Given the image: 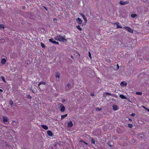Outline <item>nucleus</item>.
<instances>
[{"mask_svg": "<svg viewBox=\"0 0 149 149\" xmlns=\"http://www.w3.org/2000/svg\"><path fill=\"white\" fill-rule=\"evenodd\" d=\"M68 127H72L73 125V124L72 121H70L68 123Z\"/></svg>", "mask_w": 149, "mask_h": 149, "instance_id": "6e6552de", "label": "nucleus"}, {"mask_svg": "<svg viewBox=\"0 0 149 149\" xmlns=\"http://www.w3.org/2000/svg\"><path fill=\"white\" fill-rule=\"evenodd\" d=\"M116 138H117V137H116V136H113V138H114V139H116Z\"/></svg>", "mask_w": 149, "mask_h": 149, "instance_id": "79ce46f5", "label": "nucleus"}, {"mask_svg": "<svg viewBox=\"0 0 149 149\" xmlns=\"http://www.w3.org/2000/svg\"><path fill=\"white\" fill-rule=\"evenodd\" d=\"M44 8L46 9L47 10V9L45 7H44Z\"/></svg>", "mask_w": 149, "mask_h": 149, "instance_id": "49530a36", "label": "nucleus"}, {"mask_svg": "<svg viewBox=\"0 0 149 149\" xmlns=\"http://www.w3.org/2000/svg\"><path fill=\"white\" fill-rule=\"evenodd\" d=\"M131 115L132 116H135V114L134 113H132L131 114Z\"/></svg>", "mask_w": 149, "mask_h": 149, "instance_id": "4c0bfd02", "label": "nucleus"}, {"mask_svg": "<svg viewBox=\"0 0 149 149\" xmlns=\"http://www.w3.org/2000/svg\"><path fill=\"white\" fill-rule=\"evenodd\" d=\"M76 27L77 29H79V31H81L82 30V29L80 28V26L79 25H78Z\"/></svg>", "mask_w": 149, "mask_h": 149, "instance_id": "412c9836", "label": "nucleus"}, {"mask_svg": "<svg viewBox=\"0 0 149 149\" xmlns=\"http://www.w3.org/2000/svg\"><path fill=\"white\" fill-rule=\"evenodd\" d=\"M101 110V108H98L96 109V110L97 111H100Z\"/></svg>", "mask_w": 149, "mask_h": 149, "instance_id": "c9c22d12", "label": "nucleus"}, {"mask_svg": "<svg viewBox=\"0 0 149 149\" xmlns=\"http://www.w3.org/2000/svg\"><path fill=\"white\" fill-rule=\"evenodd\" d=\"M6 62V60L5 58H2L1 60V63L3 65Z\"/></svg>", "mask_w": 149, "mask_h": 149, "instance_id": "4468645a", "label": "nucleus"}, {"mask_svg": "<svg viewBox=\"0 0 149 149\" xmlns=\"http://www.w3.org/2000/svg\"><path fill=\"white\" fill-rule=\"evenodd\" d=\"M124 28L126 29V30L130 33H133V30L131 29L130 27L125 26Z\"/></svg>", "mask_w": 149, "mask_h": 149, "instance_id": "20e7f679", "label": "nucleus"}, {"mask_svg": "<svg viewBox=\"0 0 149 149\" xmlns=\"http://www.w3.org/2000/svg\"><path fill=\"white\" fill-rule=\"evenodd\" d=\"M59 41H62L63 42L65 41H67L66 39L64 38L63 37L60 36H59Z\"/></svg>", "mask_w": 149, "mask_h": 149, "instance_id": "f03ea898", "label": "nucleus"}, {"mask_svg": "<svg viewBox=\"0 0 149 149\" xmlns=\"http://www.w3.org/2000/svg\"><path fill=\"white\" fill-rule=\"evenodd\" d=\"M86 24V23H85H85H83V24H82V26H84Z\"/></svg>", "mask_w": 149, "mask_h": 149, "instance_id": "c03bdc74", "label": "nucleus"}, {"mask_svg": "<svg viewBox=\"0 0 149 149\" xmlns=\"http://www.w3.org/2000/svg\"><path fill=\"white\" fill-rule=\"evenodd\" d=\"M80 15H81V16H82L83 17V19L84 20L85 22V23H86L87 22V20L86 19V18L85 16V15L84 14L81 13H80Z\"/></svg>", "mask_w": 149, "mask_h": 149, "instance_id": "0eeeda50", "label": "nucleus"}, {"mask_svg": "<svg viewBox=\"0 0 149 149\" xmlns=\"http://www.w3.org/2000/svg\"><path fill=\"white\" fill-rule=\"evenodd\" d=\"M3 121L4 123L7 122L8 121V118L7 117L3 116Z\"/></svg>", "mask_w": 149, "mask_h": 149, "instance_id": "9d476101", "label": "nucleus"}, {"mask_svg": "<svg viewBox=\"0 0 149 149\" xmlns=\"http://www.w3.org/2000/svg\"><path fill=\"white\" fill-rule=\"evenodd\" d=\"M80 142H83L84 143V144L85 145H88V143L86 142H85L84 141H83L82 140H81L80 141Z\"/></svg>", "mask_w": 149, "mask_h": 149, "instance_id": "c756f323", "label": "nucleus"}, {"mask_svg": "<svg viewBox=\"0 0 149 149\" xmlns=\"http://www.w3.org/2000/svg\"><path fill=\"white\" fill-rule=\"evenodd\" d=\"M91 95L93 96V95Z\"/></svg>", "mask_w": 149, "mask_h": 149, "instance_id": "3c124183", "label": "nucleus"}, {"mask_svg": "<svg viewBox=\"0 0 149 149\" xmlns=\"http://www.w3.org/2000/svg\"><path fill=\"white\" fill-rule=\"evenodd\" d=\"M41 127L44 129L45 130H47L48 129V127L46 125H41Z\"/></svg>", "mask_w": 149, "mask_h": 149, "instance_id": "f8f14e48", "label": "nucleus"}, {"mask_svg": "<svg viewBox=\"0 0 149 149\" xmlns=\"http://www.w3.org/2000/svg\"><path fill=\"white\" fill-rule=\"evenodd\" d=\"M28 97L29 98H30V99H31V96L30 95H29L28 96Z\"/></svg>", "mask_w": 149, "mask_h": 149, "instance_id": "58836bf2", "label": "nucleus"}, {"mask_svg": "<svg viewBox=\"0 0 149 149\" xmlns=\"http://www.w3.org/2000/svg\"><path fill=\"white\" fill-rule=\"evenodd\" d=\"M40 45H41V46H42V48H45V45H44V44L43 43L41 42Z\"/></svg>", "mask_w": 149, "mask_h": 149, "instance_id": "5701e85b", "label": "nucleus"}, {"mask_svg": "<svg viewBox=\"0 0 149 149\" xmlns=\"http://www.w3.org/2000/svg\"><path fill=\"white\" fill-rule=\"evenodd\" d=\"M105 94L106 95H107L112 96L113 97H115V94H111V93H108V92L106 93Z\"/></svg>", "mask_w": 149, "mask_h": 149, "instance_id": "f3484780", "label": "nucleus"}, {"mask_svg": "<svg viewBox=\"0 0 149 149\" xmlns=\"http://www.w3.org/2000/svg\"><path fill=\"white\" fill-rule=\"evenodd\" d=\"M91 142L93 144H95V141L94 139H92L91 140Z\"/></svg>", "mask_w": 149, "mask_h": 149, "instance_id": "cd10ccee", "label": "nucleus"}, {"mask_svg": "<svg viewBox=\"0 0 149 149\" xmlns=\"http://www.w3.org/2000/svg\"><path fill=\"white\" fill-rule=\"evenodd\" d=\"M49 40L50 42H52L55 45L59 44V43L58 42L54 41L53 38H50L49 39Z\"/></svg>", "mask_w": 149, "mask_h": 149, "instance_id": "7ed1b4c3", "label": "nucleus"}, {"mask_svg": "<svg viewBox=\"0 0 149 149\" xmlns=\"http://www.w3.org/2000/svg\"><path fill=\"white\" fill-rule=\"evenodd\" d=\"M129 3V1H125L123 2L122 1H120L119 3L121 5H125V4H128Z\"/></svg>", "mask_w": 149, "mask_h": 149, "instance_id": "423d86ee", "label": "nucleus"}, {"mask_svg": "<svg viewBox=\"0 0 149 149\" xmlns=\"http://www.w3.org/2000/svg\"><path fill=\"white\" fill-rule=\"evenodd\" d=\"M113 110L115 111H116L118 110L117 106L115 105H113Z\"/></svg>", "mask_w": 149, "mask_h": 149, "instance_id": "2eb2a0df", "label": "nucleus"}, {"mask_svg": "<svg viewBox=\"0 0 149 149\" xmlns=\"http://www.w3.org/2000/svg\"><path fill=\"white\" fill-rule=\"evenodd\" d=\"M25 8V7L24 6H23V7H22V9H24Z\"/></svg>", "mask_w": 149, "mask_h": 149, "instance_id": "a18cd8bd", "label": "nucleus"}, {"mask_svg": "<svg viewBox=\"0 0 149 149\" xmlns=\"http://www.w3.org/2000/svg\"><path fill=\"white\" fill-rule=\"evenodd\" d=\"M12 71H13H13H15V70H14V71L12 70Z\"/></svg>", "mask_w": 149, "mask_h": 149, "instance_id": "603ef678", "label": "nucleus"}, {"mask_svg": "<svg viewBox=\"0 0 149 149\" xmlns=\"http://www.w3.org/2000/svg\"><path fill=\"white\" fill-rule=\"evenodd\" d=\"M66 101V100L65 99H63L62 100V102L63 103H64Z\"/></svg>", "mask_w": 149, "mask_h": 149, "instance_id": "473e14b6", "label": "nucleus"}, {"mask_svg": "<svg viewBox=\"0 0 149 149\" xmlns=\"http://www.w3.org/2000/svg\"><path fill=\"white\" fill-rule=\"evenodd\" d=\"M42 84H43L44 85H45L46 84V83L45 82H40L39 83V84H38V86L39 87V88H40V85Z\"/></svg>", "mask_w": 149, "mask_h": 149, "instance_id": "dca6fc26", "label": "nucleus"}, {"mask_svg": "<svg viewBox=\"0 0 149 149\" xmlns=\"http://www.w3.org/2000/svg\"><path fill=\"white\" fill-rule=\"evenodd\" d=\"M9 102H10V104L11 105H12V106L13 105V101L12 100H10L9 101Z\"/></svg>", "mask_w": 149, "mask_h": 149, "instance_id": "7c9ffc66", "label": "nucleus"}, {"mask_svg": "<svg viewBox=\"0 0 149 149\" xmlns=\"http://www.w3.org/2000/svg\"><path fill=\"white\" fill-rule=\"evenodd\" d=\"M47 134L48 136H53V134L52 132L49 130H48L47 131Z\"/></svg>", "mask_w": 149, "mask_h": 149, "instance_id": "9b49d317", "label": "nucleus"}, {"mask_svg": "<svg viewBox=\"0 0 149 149\" xmlns=\"http://www.w3.org/2000/svg\"><path fill=\"white\" fill-rule=\"evenodd\" d=\"M1 78L2 81H4V82L6 83V80H5V79L4 78V77L2 76H1Z\"/></svg>", "mask_w": 149, "mask_h": 149, "instance_id": "393cba45", "label": "nucleus"}, {"mask_svg": "<svg viewBox=\"0 0 149 149\" xmlns=\"http://www.w3.org/2000/svg\"><path fill=\"white\" fill-rule=\"evenodd\" d=\"M120 85L122 87L126 86L127 85V83L125 81H122L121 82Z\"/></svg>", "mask_w": 149, "mask_h": 149, "instance_id": "39448f33", "label": "nucleus"}, {"mask_svg": "<svg viewBox=\"0 0 149 149\" xmlns=\"http://www.w3.org/2000/svg\"><path fill=\"white\" fill-rule=\"evenodd\" d=\"M77 22L79 24H81L82 23V21L81 19L79 18H78L76 19Z\"/></svg>", "mask_w": 149, "mask_h": 149, "instance_id": "1a4fd4ad", "label": "nucleus"}, {"mask_svg": "<svg viewBox=\"0 0 149 149\" xmlns=\"http://www.w3.org/2000/svg\"><path fill=\"white\" fill-rule=\"evenodd\" d=\"M136 95H141L142 94V93L140 92H136Z\"/></svg>", "mask_w": 149, "mask_h": 149, "instance_id": "b1692460", "label": "nucleus"}, {"mask_svg": "<svg viewBox=\"0 0 149 149\" xmlns=\"http://www.w3.org/2000/svg\"><path fill=\"white\" fill-rule=\"evenodd\" d=\"M142 107L143 108L145 109H146V110H147V109H147V108H146L145 106H142Z\"/></svg>", "mask_w": 149, "mask_h": 149, "instance_id": "e433bc0d", "label": "nucleus"}, {"mask_svg": "<svg viewBox=\"0 0 149 149\" xmlns=\"http://www.w3.org/2000/svg\"><path fill=\"white\" fill-rule=\"evenodd\" d=\"M55 20H56V19H54V21Z\"/></svg>", "mask_w": 149, "mask_h": 149, "instance_id": "8fccbe9b", "label": "nucleus"}, {"mask_svg": "<svg viewBox=\"0 0 149 149\" xmlns=\"http://www.w3.org/2000/svg\"><path fill=\"white\" fill-rule=\"evenodd\" d=\"M116 65H118V64H117Z\"/></svg>", "mask_w": 149, "mask_h": 149, "instance_id": "864d4df0", "label": "nucleus"}, {"mask_svg": "<svg viewBox=\"0 0 149 149\" xmlns=\"http://www.w3.org/2000/svg\"><path fill=\"white\" fill-rule=\"evenodd\" d=\"M71 58L73 59H74V57L72 56V55H71Z\"/></svg>", "mask_w": 149, "mask_h": 149, "instance_id": "a19ab883", "label": "nucleus"}, {"mask_svg": "<svg viewBox=\"0 0 149 149\" xmlns=\"http://www.w3.org/2000/svg\"><path fill=\"white\" fill-rule=\"evenodd\" d=\"M67 115H68V114H65L64 115H62L61 116V120H62L64 118H65V117H66V116H67Z\"/></svg>", "mask_w": 149, "mask_h": 149, "instance_id": "a211bd4d", "label": "nucleus"}, {"mask_svg": "<svg viewBox=\"0 0 149 149\" xmlns=\"http://www.w3.org/2000/svg\"><path fill=\"white\" fill-rule=\"evenodd\" d=\"M4 26L3 24H0V29H4Z\"/></svg>", "mask_w": 149, "mask_h": 149, "instance_id": "4be33fe9", "label": "nucleus"}, {"mask_svg": "<svg viewBox=\"0 0 149 149\" xmlns=\"http://www.w3.org/2000/svg\"><path fill=\"white\" fill-rule=\"evenodd\" d=\"M0 92H3V90L1 89H0Z\"/></svg>", "mask_w": 149, "mask_h": 149, "instance_id": "37998d69", "label": "nucleus"}, {"mask_svg": "<svg viewBox=\"0 0 149 149\" xmlns=\"http://www.w3.org/2000/svg\"><path fill=\"white\" fill-rule=\"evenodd\" d=\"M59 36H57L55 37L54 38V39L55 40H57V41H59Z\"/></svg>", "mask_w": 149, "mask_h": 149, "instance_id": "a878e982", "label": "nucleus"}, {"mask_svg": "<svg viewBox=\"0 0 149 149\" xmlns=\"http://www.w3.org/2000/svg\"><path fill=\"white\" fill-rule=\"evenodd\" d=\"M116 24L117 25L116 28H122V27L119 25V23L116 22L114 23V24Z\"/></svg>", "mask_w": 149, "mask_h": 149, "instance_id": "ddd939ff", "label": "nucleus"}, {"mask_svg": "<svg viewBox=\"0 0 149 149\" xmlns=\"http://www.w3.org/2000/svg\"><path fill=\"white\" fill-rule=\"evenodd\" d=\"M147 111L149 112V109H147Z\"/></svg>", "mask_w": 149, "mask_h": 149, "instance_id": "09e8293b", "label": "nucleus"}, {"mask_svg": "<svg viewBox=\"0 0 149 149\" xmlns=\"http://www.w3.org/2000/svg\"><path fill=\"white\" fill-rule=\"evenodd\" d=\"M128 120L129 121H132V120L131 118H129Z\"/></svg>", "mask_w": 149, "mask_h": 149, "instance_id": "ea45409f", "label": "nucleus"}, {"mask_svg": "<svg viewBox=\"0 0 149 149\" xmlns=\"http://www.w3.org/2000/svg\"><path fill=\"white\" fill-rule=\"evenodd\" d=\"M56 78H59L60 77V73L58 72H57L56 74Z\"/></svg>", "mask_w": 149, "mask_h": 149, "instance_id": "6ab92c4d", "label": "nucleus"}, {"mask_svg": "<svg viewBox=\"0 0 149 149\" xmlns=\"http://www.w3.org/2000/svg\"><path fill=\"white\" fill-rule=\"evenodd\" d=\"M120 97L123 99H126V97L124 96L123 95L121 94L120 95Z\"/></svg>", "mask_w": 149, "mask_h": 149, "instance_id": "aec40b11", "label": "nucleus"}, {"mask_svg": "<svg viewBox=\"0 0 149 149\" xmlns=\"http://www.w3.org/2000/svg\"><path fill=\"white\" fill-rule=\"evenodd\" d=\"M137 15L136 14H132L131 15V17H132L134 18Z\"/></svg>", "mask_w": 149, "mask_h": 149, "instance_id": "bb28decb", "label": "nucleus"}, {"mask_svg": "<svg viewBox=\"0 0 149 149\" xmlns=\"http://www.w3.org/2000/svg\"><path fill=\"white\" fill-rule=\"evenodd\" d=\"M70 84H68L66 86V88H69V87H70Z\"/></svg>", "mask_w": 149, "mask_h": 149, "instance_id": "f704fd0d", "label": "nucleus"}, {"mask_svg": "<svg viewBox=\"0 0 149 149\" xmlns=\"http://www.w3.org/2000/svg\"><path fill=\"white\" fill-rule=\"evenodd\" d=\"M119 66H116V69H114L115 70H118L119 69Z\"/></svg>", "mask_w": 149, "mask_h": 149, "instance_id": "72a5a7b5", "label": "nucleus"}, {"mask_svg": "<svg viewBox=\"0 0 149 149\" xmlns=\"http://www.w3.org/2000/svg\"><path fill=\"white\" fill-rule=\"evenodd\" d=\"M128 127L130 128H132L133 127V125L131 124H128Z\"/></svg>", "mask_w": 149, "mask_h": 149, "instance_id": "c85d7f7f", "label": "nucleus"}, {"mask_svg": "<svg viewBox=\"0 0 149 149\" xmlns=\"http://www.w3.org/2000/svg\"><path fill=\"white\" fill-rule=\"evenodd\" d=\"M148 24H149V22H148Z\"/></svg>", "mask_w": 149, "mask_h": 149, "instance_id": "5fc2aeb1", "label": "nucleus"}, {"mask_svg": "<svg viewBox=\"0 0 149 149\" xmlns=\"http://www.w3.org/2000/svg\"><path fill=\"white\" fill-rule=\"evenodd\" d=\"M59 105V108L60 109L61 111L62 112H64L65 110V107L62 104H60Z\"/></svg>", "mask_w": 149, "mask_h": 149, "instance_id": "f257e3e1", "label": "nucleus"}, {"mask_svg": "<svg viewBox=\"0 0 149 149\" xmlns=\"http://www.w3.org/2000/svg\"><path fill=\"white\" fill-rule=\"evenodd\" d=\"M88 56L91 59L92 58L91 54L89 52H88Z\"/></svg>", "mask_w": 149, "mask_h": 149, "instance_id": "2f4dec72", "label": "nucleus"}, {"mask_svg": "<svg viewBox=\"0 0 149 149\" xmlns=\"http://www.w3.org/2000/svg\"><path fill=\"white\" fill-rule=\"evenodd\" d=\"M109 145L110 147H112V145H109Z\"/></svg>", "mask_w": 149, "mask_h": 149, "instance_id": "de8ad7c7", "label": "nucleus"}]
</instances>
